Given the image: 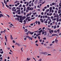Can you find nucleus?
<instances>
[{
    "label": "nucleus",
    "instance_id": "1",
    "mask_svg": "<svg viewBox=\"0 0 61 61\" xmlns=\"http://www.w3.org/2000/svg\"><path fill=\"white\" fill-rule=\"evenodd\" d=\"M26 17L25 16L22 17L21 16H20V19L19 22H20L21 23L23 22L22 20H23L24 19H25Z\"/></svg>",
    "mask_w": 61,
    "mask_h": 61
},
{
    "label": "nucleus",
    "instance_id": "2",
    "mask_svg": "<svg viewBox=\"0 0 61 61\" xmlns=\"http://www.w3.org/2000/svg\"><path fill=\"white\" fill-rule=\"evenodd\" d=\"M19 17L20 18V16H18L17 18H15V20H17L18 21L19 20Z\"/></svg>",
    "mask_w": 61,
    "mask_h": 61
},
{
    "label": "nucleus",
    "instance_id": "3",
    "mask_svg": "<svg viewBox=\"0 0 61 61\" xmlns=\"http://www.w3.org/2000/svg\"><path fill=\"white\" fill-rule=\"evenodd\" d=\"M49 33L52 34V33H53L54 32V31L53 30H49Z\"/></svg>",
    "mask_w": 61,
    "mask_h": 61
},
{
    "label": "nucleus",
    "instance_id": "4",
    "mask_svg": "<svg viewBox=\"0 0 61 61\" xmlns=\"http://www.w3.org/2000/svg\"><path fill=\"white\" fill-rule=\"evenodd\" d=\"M30 8V7H27V9L26 10V12L27 13V12H28L29 10V8Z\"/></svg>",
    "mask_w": 61,
    "mask_h": 61
},
{
    "label": "nucleus",
    "instance_id": "5",
    "mask_svg": "<svg viewBox=\"0 0 61 61\" xmlns=\"http://www.w3.org/2000/svg\"><path fill=\"white\" fill-rule=\"evenodd\" d=\"M15 45H17L18 46H20V44L17 43H15Z\"/></svg>",
    "mask_w": 61,
    "mask_h": 61
},
{
    "label": "nucleus",
    "instance_id": "6",
    "mask_svg": "<svg viewBox=\"0 0 61 61\" xmlns=\"http://www.w3.org/2000/svg\"><path fill=\"white\" fill-rule=\"evenodd\" d=\"M42 31V30H41L38 31V32H37V33H41V32Z\"/></svg>",
    "mask_w": 61,
    "mask_h": 61
},
{
    "label": "nucleus",
    "instance_id": "7",
    "mask_svg": "<svg viewBox=\"0 0 61 61\" xmlns=\"http://www.w3.org/2000/svg\"><path fill=\"white\" fill-rule=\"evenodd\" d=\"M58 36V35L57 34H52V36Z\"/></svg>",
    "mask_w": 61,
    "mask_h": 61
},
{
    "label": "nucleus",
    "instance_id": "8",
    "mask_svg": "<svg viewBox=\"0 0 61 61\" xmlns=\"http://www.w3.org/2000/svg\"><path fill=\"white\" fill-rule=\"evenodd\" d=\"M55 41V43H56L57 44V43L58 42V40H57L56 39Z\"/></svg>",
    "mask_w": 61,
    "mask_h": 61
},
{
    "label": "nucleus",
    "instance_id": "9",
    "mask_svg": "<svg viewBox=\"0 0 61 61\" xmlns=\"http://www.w3.org/2000/svg\"><path fill=\"white\" fill-rule=\"evenodd\" d=\"M30 18V17H28L26 18L27 19H28V20L29 21H30V20L29 19Z\"/></svg>",
    "mask_w": 61,
    "mask_h": 61
},
{
    "label": "nucleus",
    "instance_id": "10",
    "mask_svg": "<svg viewBox=\"0 0 61 61\" xmlns=\"http://www.w3.org/2000/svg\"><path fill=\"white\" fill-rule=\"evenodd\" d=\"M29 39L30 40H31L32 41V40L33 38L32 37H30Z\"/></svg>",
    "mask_w": 61,
    "mask_h": 61
},
{
    "label": "nucleus",
    "instance_id": "11",
    "mask_svg": "<svg viewBox=\"0 0 61 61\" xmlns=\"http://www.w3.org/2000/svg\"><path fill=\"white\" fill-rule=\"evenodd\" d=\"M34 33V32H31L30 31V33H29V34H30V35H33V34Z\"/></svg>",
    "mask_w": 61,
    "mask_h": 61
},
{
    "label": "nucleus",
    "instance_id": "12",
    "mask_svg": "<svg viewBox=\"0 0 61 61\" xmlns=\"http://www.w3.org/2000/svg\"><path fill=\"white\" fill-rule=\"evenodd\" d=\"M2 16V17H4V15L2 14H0V18H1V17Z\"/></svg>",
    "mask_w": 61,
    "mask_h": 61
},
{
    "label": "nucleus",
    "instance_id": "13",
    "mask_svg": "<svg viewBox=\"0 0 61 61\" xmlns=\"http://www.w3.org/2000/svg\"><path fill=\"white\" fill-rule=\"evenodd\" d=\"M15 9V7H14L12 8V11H14V10Z\"/></svg>",
    "mask_w": 61,
    "mask_h": 61
},
{
    "label": "nucleus",
    "instance_id": "14",
    "mask_svg": "<svg viewBox=\"0 0 61 61\" xmlns=\"http://www.w3.org/2000/svg\"><path fill=\"white\" fill-rule=\"evenodd\" d=\"M48 20V19H47L46 21H45V23L46 24H47V21Z\"/></svg>",
    "mask_w": 61,
    "mask_h": 61
},
{
    "label": "nucleus",
    "instance_id": "15",
    "mask_svg": "<svg viewBox=\"0 0 61 61\" xmlns=\"http://www.w3.org/2000/svg\"><path fill=\"white\" fill-rule=\"evenodd\" d=\"M20 8H19V10H17V12H20Z\"/></svg>",
    "mask_w": 61,
    "mask_h": 61
},
{
    "label": "nucleus",
    "instance_id": "16",
    "mask_svg": "<svg viewBox=\"0 0 61 61\" xmlns=\"http://www.w3.org/2000/svg\"><path fill=\"white\" fill-rule=\"evenodd\" d=\"M29 15V14H27V15L26 16V17H27V18H28Z\"/></svg>",
    "mask_w": 61,
    "mask_h": 61
},
{
    "label": "nucleus",
    "instance_id": "17",
    "mask_svg": "<svg viewBox=\"0 0 61 61\" xmlns=\"http://www.w3.org/2000/svg\"><path fill=\"white\" fill-rule=\"evenodd\" d=\"M13 37L11 35H10V39L11 40L13 39Z\"/></svg>",
    "mask_w": 61,
    "mask_h": 61
},
{
    "label": "nucleus",
    "instance_id": "18",
    "mask_svg": "<svg viewBox=\"0 0 61 61\" xmlns=\"http://www.w3.org/2000/svg\"><path fill=\"white\" fill-rule=\"evenodd\" d=\"M61 11V10H59L58 11V13L59 14H60V12Z\"/></svg>",
    "mask_w": 61,
    "mask_h": 61
},
{
    "label": "nucleus",
    "instance_id": "19",
    "mask_svg": "<svg viewBox=\"0 0 61 61\" xmlns=\"http://www.w3.org/2000/svg\"><path fill=\"white\" fill-rule=\"evenodd\" d=\"M56 28V25H55L54 27V29H55Z\"/></svg>",
    "mask_w": 61,
    "mask_h": 61
},
{
    "label": "nucleus",
    "instance_id": "20",
    "mask_svg": "<svg viewBox=\"0 0 61 61\" xmlns=\"http://www.w3.org/2000/svg\"><path fill=\"white\" fill-rule=\"evenodd\" d=\"M26 37L27 38H28V39H29L30 37V36H26Z\"/></svg>",
    "mask_w": 61,
    "mask_h": 61
},
{
    "label": "nucleus",
    "instance_id": "21",
    "mask_svg": "<svg viewBox=\"0 0 61 61\" xmlns=\"http://www.w3.org/2000/svg\"><path fill=\"white\" fill-rule=\"evenodd\" d=\"M28 31V30L27 29H26L25 30V32H27Z\"/></svg>",
    "mask_w": 61,
    "mask_h": 61
},
{
    "label": "nucleus",
    "instance_id": "22",
    "mask_svg": "<svg viewBox=\"0 0 61 61\" xmlns=\"http://www.w3.org/2000/svg\"><path fill=\"white\" fill-rule=\"evenodd\" d=\"M56 20V18H54V19H52V21H53L54 20L55 21Z\"/></svg>",
    "mask_w": 61,
    "mask_h": 61
},
{
    "label": "nucleus",
    "instance_id": "23",
    "mask_svg": "<svg viewBox=\"0 0 61 61\" xmlns=\"http://www.w3.org/2000/svg\"><path fill=\"white\" fill-rule=\"evenodd\" d=\"M24 40L25 41L27 39V38L26 37H24Z\"/></svg>",
    "mask_w": 61,
    "mask_h": 61
},
{
    "label": "nucleus",
    "instance_id": "24",
    "mask_svg": "<svg viewBox=\"0 0 61 61\" xmlns=\"http://www.w3.org/2000/svg\"><path fill=\"white\" fill-rule=\"evenodd\" d=\"M46 54H47V52H43V54H44L46 55Z\"/></svg>",
    "mask_w": 61,
    "mask_h": 61
},
{
    "label": "nucleus",
    "instance_id": "25",
    "mask_svg": "<svg viewBox=\"0 0 61 61\" xmlns=\"http://www.w3.org/2000/svg\"><path fill=\"white\" fill-rule=\"evenodd\" d=\"M29 33H30V31H29L28 32H27L26 33V35H28L29 34H30Z\"/></svg>",
    "mask_w": 61,
    "mask_h": 61
},
{
    "label": "nucleus",
    "instance_id": "26",
    "mask_svg": "<svg viewBox=\"0 0 61 61\" xmlns=\"http://www.w3.org/2000/svg\"><path fill=\"white\" fill-rule=\"evenodd\" d=\"M40 20L42 22H43V20L42 19H40Z\"/></svg>",
    "mask_w": 61,
    "mask_h": 61
},
{
    "label": "nucleus",
    "instance_id": "27",
    "mask_svg": "<svg viewBox=\"0 0 61 61\" xmlns=\"http://www.w3.org/2000/svg\"><path fill=\"white\" fill-rule=\"evenodd\" d=\"M54 18V17L53 16H51V18L53 20V19Z\"/></svg>",
    "mask_w": 61,
    "mask_h": 61
},
{
    "label": "nucleus",
    "instance_id": "28",
    "mask_svg": "<svg viewBox=\"0 0 61 61\" xmlns=\"http://www.w3.org/2000/svg\"><path fill=\"white\" fill-rule=\"evenodd\" d=\"M52 13H50L49 14V15L50 16H51V15H52Z\"/></svg>",
    "mask_w": 61,
    "mask_h": 61
},
{
    "label": "nucleus",
    "instance_id": "29",
    "mask_svg": "<svg viewBox=\"0 0 61 61\" xmlns=\"http://www.w3.org/2000/svg\"><path fill=\"white\" fill-rule=\"evenodd\" d=\"M37 23L39 25L40 24V22L39 21H38Z\"/></svg>",
    "mask_w": 61,
    "mask_h": 61
},
{
    "label": "nucleus",
    "instance_id": "30",
    "mask_svg": "<svg viewBox=\"0 0 61 61\" xmlns=\"http://www.w3.org/2000/svg\"><path fill=\"white\" fill-rule=\"evenodd\" d=\"M59 6L60 7H61V3H59Z\"/></svg>",
    "mask_w": 61,
    "mask_h": 61
},
{
    "label": "nucleus",
    "instance_id": "31",
    "mask_svg": "<svg viewBox=\"0 0 61 61\" xmlns=\"http://www.w3.org/2000/svg\"><path fill=\"white\" fill-rule=\"evenodd\" d=\"M27 60H26V61H29V58H27Z\"/></svg>",
    "mask_w": 61,
    "mask_h": 61
},
{
    "label": "nucleus",
    "instance_id": "32",
    "mask_svg": "<svg viewBox=\"0 0 61 61\" xmlns=\"http://www.w3.org/2000/svg\"><path fill=\"white\" fill-rule=\"evenodd\" d=\"M22 6V5L20 4V5L19 6V7H21Z\"/></svg>",
    "mask_w": 61,
    "mask_h": 61
},
{
    "label": "nucleus",
    "instance_id": "33",
    "mask_svg": "<svg viewBox=\"0 0 61 61\" xmlns=\"http://www.w3.org/2000/svg\"><path fill=\"white\" fill-rule=\"evenodd\" d=\"M1 3H2V5H3V7L4 6V4L3 3V2H1Z\"/></svg>",
    "mask_w": 61,
    "mask_h": 61
},
{
    "label": "nucleus",
    "instance_id": "34",
    "mask_svg": "<svg viewBox=\"0 0 61 61\" xmlns=\"http://www.w3.org/2000/svg\"><path fill=\"white\" fill-rule=\"evenodd\" d=\"M24 13L23 10H22L21 11V13Z\"/></svg>",
    "mask_w": 61,
    "mask_h": 61
},
{
    "label": "nucleus",
    "instance_id": "35",
    "mask_svg": "<svg viewBox=\"0 0 61 61\" xmlns=\"http://www.w3.org/2000/svg\"><path fill=\"white\" fill-rule=\"evenodd\" d=\"M25 7H24V11H25L26 10V9H25Z\"/></svg>",
    "mask_w": 61,
    "mask_h": 61
},
{
    "label": "nucleus",
    "instance_id": "36",
    "mask_svg": "<svg viewBox=\"0 0 61 61\" xmlns=\"http://www.w3.org/2000/svg\"><path fill=\"white\" fill-rule=\"evenodd\" d=\"M31 5H32V6H33L34 5L33 3H31Z\"/></svg>",
    "mask_w": 61,
    "mask_h": 61
},
{
    "label": "nucleus",
    "instance_id": "37",
    "mask_svg": "<svg viewBox=\"0 0 61 61\" xmlns=\"http://www.w3.org/2000/svg\"><path fill=\"white\" fill-rule=\"evenodd\" d=\"M6 6L8 8H9V6L7 5H6Z\"/></svg>",
    "mask_w": 61,
    "mask_h": 61
},
{
    "label": "nucleus",
    "instance_id": "38",
    "mask_svg": "<svg viewBox=\"0 0 61 61\" xmlns=\"http://www.w3.org/2000/svg\"><path fill=\"white\" fill-rule=\"evenodd\" d=\"M37 13L36 12L35 13H33V14L34 15H35Z\"/></svg>",
    "mask_w": 61,
    "mask_h": 61
},
{
    "label": "nucleus",
    "instance_id": "39",
    "mask_svg": "<svg viewBox=\"0 0 61 61\" xmlns=\"http://www.w3.org/2000/svg\"><path fill=\"white\" fill-rule=\"evenodd\" d=\"M54 32L55 33H57V31L55 30Z\"/></svg>",
    "mask_w": 61,
    "mask_h": 61
},
{
    "label": "nucleus",
    "instance_id": "40",
    "mask_svg": "<svg viewBox=\"0 0 61 61\" xmlns=\"http://www.w3.org/2000/svg\"><path fill=\"white\" fill-rule=\"evenodd\" d=\"M42 59L41 58H40L39 60L38 61H41Z\"/></svg>",
    "mask_w": 61,
    "mask_h": 61
},
{
    "label": "nucleus",
    "instance_id": "41",
    "mask_svg": "<svg viewBox=\"0 0 61 61\" xmlns=\"http://www.w3.org/2000/svg\"><path fill=\"white\" fill-rule=\"evenodd\" d=\"M50 25L51 26H52L53 25L52 23H51L50 24Z\"/></svg>",
    "mask_w": 61,
    "mask_h": 61
},
{
    "label": "nucleus",
    "instance_id": "42",
    "mask_svg": "<svg viewBox=\"0 0 61 61\" xmlns=\"http://www.w3.org/2000/svg\"><path fill=\"white\" fill-rule=\"evenodd\" d=\"M50 9V11L52 9V8L51 7H50V8H49Z\"/></svg>",
    "mask_w": 61,
    "mask_h": 61
},
{
    "label": "nucleus",
    "instance_id": "43",
    "mask_svg": "<svg viewBox=\"0 0 61 61\" xmlns=\"http://www.w3.org/2000/svg\"><path fill=\"white\" fill-rule=\"evenodd\" d=\"M29 5V3H28V2H27V5H26V6H27V5Z\"/></svg>",
    "mask_w": 61,
    "mask_h": 61
},
{
    "label": "nucleus",
    "instance_id": "44",
    "mask_svg": "<svg viewBox=\"0 0 61 61\" xmlns=\"http://www.w3.org/2000/svg\"><path fill=\"white\" fill-rule=\"evenodd\" d=\"M41 35V34L39 33H38L37 34V35L38 36H39L40 35Z\"/></svg>",
    "mask_w": 61,
    "mask_h": 61
},
{
    "label": "nucleus",
    "instance_id": "45",
    "mask_svg": "<svg viewBox=\"0 0 61 61\" xmlns=\"http://www.w3.org/2000/svg\"><path fill=\"white\" fill-rule=\"evenodd\" d=\"M5 39H7V37H6V36H5Z\"/></svg>",
    "mask_w": 61,
    "mask_h": 61
},
{
    "label": "nucleus",
    "instance_id": "46",
    "mask_svg": "<svg viewBox=\"0 0 61 61\" xmlns=\"http://www.w3.org/2000/svg\"><path fill=\"white\" fill-rule=\"evenodd\" d=\"M10 25H11V26H13L14 25H13V24L12 23H11L10 24Z\"/></svg>",
    "mask_w": 61,
    "mask_h": 61
},
{
    "label": "nucleus",
    "instance_id": "47",
    "mask_svg": "<svg viewBox=\"0 0 61 61\" xmlns=\"http://www.w3.org/2000/svg\"><path fill=\"white\" fill-rule=\"evenodd\" d=\"M48 20H49V19H51L50 17H48Z\"/></svg>",
    "mask_w": 61,
    "mask_h": 61
},
{
    "label": "nucleus",
    "instance_id": "48",
    "mask_svg": "<svg viewBox=\"0 0 61 61\" xmlns=\"http://www.w3.org/2000/svg\"><path fill=\"white\" fill-rule=\"evenodd\" d=\"M47 7L48 8H49V5H47Z\"/></svg>",
    "mask_w": 61,
    "mask_h": 61
},
{
    "label": "nucleus",
    "instance_id": "49",
    "mask_svg": "<svg viewBox=\"0 0 61 61\" xmlns=\"http://www.w3.org/2000/svg\"><path fill=\"white\" fill-rule=\"evenodd\" d=\"M49 20L50 21H49L50 22H51V19H49Z\"/></svg>",
    "mask_w": 61,
    "mask_h": 61
},
{
    "label": "nucleus",
    "instance_id": "50",
    "mask_svg": "<svg viewBox=\"0 0 61 61\" xmlns=\"http://www.w3.org/2000/svg\"><path fill=\"white\" fill-rule=\"evenodd\" d=\"M55 42V41H53L52 42V43H54Z\"/></svg>",
    "mask_w": 61,
    "mask_h": 61
},
{
    "label": "nucleus",
    "instance_id": "51",
    "mask_svg": "<svg viewBox=\"0 0 61 61\" xmlns=\"http://www.w3.org/2000/svg\"><path fill=\"white\" fill-rule=\"evenodd\" d=\"M55 9L56 10H58V9L57 8H55Z\"/></svg>",
    "mask_w": 61,
    "mask_h": 61
},
{
    "label": "nucleus",
    "instance_id": "52",
    "mask_svg": "<svg viewBox=\"0 0 61 61\" xmlns=\"http://www.w3.org/2000/svg\"><path fill=\"white\" fill-rule=\"evenodd\" d=\"M44 14V13L43 12H41V14L43 15Z\"/></svg>",
    "mask_w": 61,
    "mask_h": 61
},
{
    "label": "nucleus",
    "instance_id": "53",
    "mask_svg": "<svg viewBox=\"0 0 61 61\" xmlns=\"http://www.w3.org/2000/svg\"><path fill=\"white\" fill-rule=\"evenodd\" d=\"M1 54H3V51H1Z\"/></svg>",
    "mask_w": 61,
    "mask_h": 61
},
{
    "label": "nucleus",
    "instance_id": "54",
    "mask_svg": "<svg viewBox=\"0 0 61 61\" xmlns=\"http://www.w3.org/2000/svg\"><path fill=\"white\" fill-rule=\"evenodd\" d=\"M52 5H54V3H52Z\"/></svg>",
    "mask_w": 61,
    "mask_h": 61
},
{
    "label": "nucleus",
    "instance_id": "55",
    "mask_svg": "<svg viewBox=\"0 0 61 61\" xmlns=\"http://www.w3.org/2000/svg\"><path fill=\"white\" fill-rule=\"evenodd\" d=\"M23 28L24 29H25V27L24 26H23Z\"/></svg>",
    "mask_w": 61,
    "mask_h": 61
},
{
    "label": "nucleus",
    "instance_id": "56",
    "mask_svg": "<svg viewBox=\"0 0 61 61\" xmlns=\"http://www.w3.org/2000/svg\"><path fill=\"white\" fill-rule=\"evenodd\" d=\"M38 39H39V40L40 39V36H39L38 37Z\"/></svg>",
    "mask_w": 61,
    "mask_h": 61
},
{
    "label": "nucleus",
    "instance_id": "57",
    "mask_svg": "<svg viewBox=\"0 0 61 61\" xmlns=\"http://www.w3.org/2000/svg\"><path fill=\"white\" fill-rule=\"evenodd\" d=\"M61 21V19H60L59 20V21L60 22Z\"/></svg>",
    "mask_w": 61,
    "mask_h": 61
},
{
    "label": "nucleus",
    "instance_id": "58",
    "mask_svg": "<svg viewBox=\"0 0 61 61\" xmlns=\"http://www.w3.org/2000/svg\"><path fill=\"white\" fill-rule=\"evenodd\" d=\"M47 15H49V14L48 13H47L46 14Z\"/></svg>",
    "mask_w": 61,
    "mask_h": 61
},
{
    "label": "nucleus",
    "instance_id": "59",
    "mask_svg": "<svg viewBox=\"0 0 61 61\" xmlns=\"http://www.w3.org/2000/svg\"><path fill=\"white\" fill-rule=\"evenodd\" d=\"M53 45V44H50V46H51Z\"/></svg>",
    "mask_w": 61,
    "mask_h": 61
},
{
    "label": "nucleus",
    "instance_id": "60",
    "mask_svg": "<svg viewBox=\"0 0 61 61\" xmlns=\"http://www.w3.org/2000/svg\"><path fill=\"white\" fill-rule=\"evenodd\" d=\"M36 44V46H38V44Z\"/></svg>",
    "mask_w": 61,
    "mask_h": 61
},
{
    "label": "nucleus",
    "instance_id": "61",
    "mask_svg": "<svg viewBox=\"0 0 61 61\" xmlns=\"http://www.w3.org/2000/svg\"><path fill=\"white\" fill-rule=\"evenodd\" d=\"M29 6L30 7H31V5L30 4L29 5Z\"/></svg>",
    "mask_w": 61,
    "mask_h": 61
},
{
    "label": "nucleus",
    "instance_id": "62",
    "mask_svg": "<svg viewBox=\"0 0 61 61\" xmlns=\"http://www.w3.org/2000/svg\"><path fill=\"white\" fill-rule=\"evenodd\" d=\"M35 17H34L33 18H32L31 19H35Z\"/></svg>",
    "mask_w": 61,
    "mask_h": 61
},
{
    "label": "nucleus",
    "instance_id": "63",
    "mask_svg": "<svg viewBox=\"0 0 61 61\" xmlns=\"http://www.w3.org/2000/svg\"><path fill=\"white\" fill-rule=\"evenodd\" d=\"M60 24H61L60 22H59L58 23V25H60Z\"/></svg>",
    "mask_w": 61,
    "mask_h": 61
},
{
    "label": "nucleus",
    "instance_id": "64",
    "mask_svg": "<svg viewBox=\"0 0 61 61\" xmlns=\"http://www.w3.org/2000/svg\"><path fill=\"white\" fill-rule=\"evenodd\" d=\"M43 39L45 40H46V38L45 37L44 38H43Z\"/></svg>",
    "mask_w": 61,
    "mask_h": 61
}]
</instances>
